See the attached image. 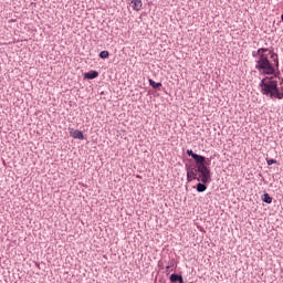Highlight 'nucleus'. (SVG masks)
<instances>
[{
  "label": "nucleus",
  "mask_w": 283,
  "mask_h": 283,
  "mask_svg": "<svg viewBox=\"0 0 283 283\" xmlns=\"http://www.w3.org/2000/svg\"><path fill=\"white\" fill-rule=\"evenodd\" d=\"M186 154L195 160V165L186 164L187 182L197 180L196 190L205 193L211 182V157L196 154L192 149H187Z\"/></svg>",
  "instance_id": "obj_1"
},
{
  "label": "nucleus",
  "mask_w": 283,
  "mask_h": 283,
  "mask_svg": "<svg viewBox=\"0 0 283 283\" xmlns=\"http://www.w3.org/2000/svg\"><path fill=\"white\" fill-rule=\"evenodd\" d=\"M261 90V94L274 101L283 99V88H280V84L275 77H271L270 75L263 77L259 84Z\"/></svg>",
  "instance_id": "obj_2"
},
{
  "label": "nucleus",
  "mask_w": 283,
  "mask_h": 283,
  "mask_svg": "<svg viewBox=\"0 0 283 283\" xmlns=\"http://www.w3.org/2000/svg\"><path fill=\"white\" fill-rule=\"evenodd\" d=\"M69 134L72 138H75L76 140H85V135L82 130L69 128Z\"/></svg>",
  "instance_id": "obj_3"
},
{
  "label": "nucleus",
  "mask_w": 283,
  "mask_h": 283,
  "mask_svg": "<svg viewBox=\"0 0 283 283\" xmlns=\"http://www.w3.org/2000/svg\"><path fill=\"white\" fill-rule=\"evenodd\" d=\"M129 6L135 10L136 12H140L143 10V0H129Z\"/></svg>",
  "instance_id": "obj_4"
},
{
  "label": "nucleus",
  "mask_w": 283,
  "mask_h": 283,
  "mask_svg": "<svg viewBox=\"0 0 283 283\" xmlns=\"http://www.w3.org/2000/svg\"><path fill=\"white\" fill-rule=\"evenodd\" d=\"M98 71H88L86 73H84V78L86 81H94V78H98Z\"/></svg>",
  "instance_id": "obj_5"
},
{
  "label": "nucleus",
  "mask_w": 283,
  "mask_h": 283,
  "mask_svg": "<svg viewBox=\"0 0 283 283\" xmlns=\"http://www.w3.org/2000/svg\"><path fill=\"white\" fill-rule=\"evenodd\" d=\"M148 83H149L150 87H153V90H158V91H160V87H163V83L156 82V81H154L153 78H149V80H148Z\"/></svg>",
  "instance_id": "obj_6"
},
{
  "label": "nucleus",
  "mask_w": 283,
  "mask_h": 283,
  "mask_svg": "<svg viewBox=\"0 0 283 283\" xmlns=\"http://www.w3.org/2000/svg\"><path fill=\"white\" fill-rule=\"evenodd\" d=\"M261 200L265 202V205H271V202H273V197L269 195V192H264Z\"/></svg>",
  "instance_id": "obj_7"
},
{
  "label": "nucleus",
  "mask_w": 283,
  "mask_h": 283,
  "mask_svg": "<svg viewBox=\"0 0 283 283\" xmlns=\"http://www.w3.org/2000/svg\"><path fill=\"white\" fill-rule=\"evenodd\" d=\"M181 279H182V274H178V273H172L169 276V280H170L171 283H177Z\"/></svg>",
  "instance_id": "obj_8"
},
{
  "label": "nucleus",
  "mask_w": 283,
  "mask_h": 283,
  "mask_svg": "<svg viewBox=\"0 0 283 283\" xmlns=\"http://www.w3.org/2000/svg\"><path fill=\"white\" fill-rule=\"evenodd\" d=\"M99 59H109V51H102L99 53Z\"/></svg>",
  "instance_id": "obj_9"
},
{
  "label": "nucleus",
  "mask_w": 283,
  "mask_h": 283,
  "mask_svg": "<svg viewBox=\"0 0 283 283\" xmlns=\"http://www.w3.org/2000/svg\"><path fill=\"white\" fill-rule=\"evenodd\" d=\"M266 163H268L269 166H271V165H277V160H275V159H269V158H266Z\"/></svg>",
  "instance_id": "obj_10"
},
{
  "label": "nucleus",
  "mask_w": 283,
  "mask_h": 283,
  "mask_svg": "<svg viewBox=\"0 0 283 283\" xmlns=\"http://www.w3.org/2000/svg\"><path fill=\"white\" fill-rule=\"evenodd\" d=\"M171 266H174V263H171L170 265H167L166 271H169V269H171Z\"/></svg>",
  "instance_id": "obj_11"
},
{
  "label": "nucleus",
  "mask_w": 283,
  "mask_h": 283,
  "mask_svg": "<svg viewBox=\"0 0 283 283\" xmlns=\"http://www.w3.org/2000/svg\"><path fill=\"white\" fill-rule=\"evenodd\" d=\"M178 283H185V279L181 276V279L178 281Z\"/></svg>",
  "instance_id": "obj_12"
},
{
  "label": "nucleus",
  "mask_w": 283,
  "mask_h": 283,
  "mask_svg": "<svg viewBox=\"0 0 283 283\" xmlns=\"http://www.w3.org/2000/svg\"><path fill=\"white\" fill-rule=\"evenodd\" d=\"M281 21L283 22V13H282V15H281Z\"/></svg>",
  "instance_id": "obj_13"
}]
</instances>
